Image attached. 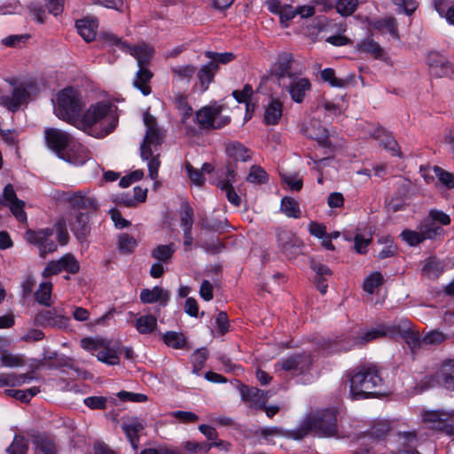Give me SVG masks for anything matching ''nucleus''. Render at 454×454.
Masks as SVG:
<instances>
[{
	"mask_svg": "<svg viewBox=\"0 0 454 454\" xmlns=\"http://www.w3.org/2000/svg\"><path fill=\"white\" fill-rule=\"evenodd\" d=\"M83 107L80 93L67 87L58 93L54 113L59 119L75 124L78 129L95 138H103L116 128L118 119L114 116L106 127L102 128L99 124L112 111L113 105L110 102L101 101L90 106L80 119Z\"/></svg>",
	"mask_w": 454,
	"mask_h": 454,
	"instance_id": "f257e3e1",
	"label": "nucleus"
},
{
	"mask_svg": "<svg viewBox=\"0 0 454 454\" xmlns=\"http://www.w3.org/2000/svg\"><path fill=\"white\" fill-rule=\"evenodd\" d=\"M293 63L294 55L291 52H280L270 68V75L294 102L301 103L306 93L311 90V83L308 78L301 77V74L293 70Z\"/></svg>",
	"mask_w": 454,
	"mask_h": 454,
	"instance_id": "f03ea898",
	"label": "nucleus"
},
{
	"mask_svg": "<svg viewBox=\"0 0 454 454\" xmlns=\"http://www.w3.org/2000/svg\"><path fill=\"white\" fill-rule=\"evenodd\" d=\"M346 378L349 382V396L354 401L382 394L383 380L372 364L359 365L347 372Z\"/></svg>",
	"mask_w": 454,
	"mask_h": 454,
	"instance_id": "7ed1b4c3",
	"label": "nucleus"
},
{
	"mask_svg": "<svg viewBox=\"0 0 454 454\" xmlns=\"http://www.w3.org/2000/svg\"><path fill=\"white\" fill-rule=\"evenodd\" d=\"M105 38L107 43L117 45L120 49L129 52L137 60L139 70L137 73L134 86L140 90L145 96L149 95L151 93V87L148 85V82L153 77V73L146 68V66L150 62L154 50L144 43L131 46L121 42V39L114 35L107 34L105 35Z\"/></svg>",
	"mask_w": 454,
	"mask_h": 454,
	"instance_id": "20e7f679",
	"label": "nucleus"
},
{
	"mask_svg": "<svg viewBox=\"0 0 454 454\" xmlns=\"http://www.w3.org/2000/svg\"><path fill=\"white\" fill-rule=\"evenodd\" d=\"M337 432V411L325 409L309 414L297 429L289 433V435L295 440H300L309 433H314L318 436L331 437L334 436Z\"/></svg>",
	"mask_w": 454,
	"mask_h": 454,
	"instance_id": "39448f33",
	"label": "nucleus"
},
{
	"mask_svg": "<svg viewBox=\"0 0 454 454\" xmlns=\"http://www.w3.org/2000/svg\"><path fill=\"white\" fill-rule=\"evenodd\" d=\"M230 114L231 110L225 99L212 101L196 112V121L202 129H220L231 123Z\"/></svg>",
	"mask_w": 454,
	"mask_h": 454,
	"instance_id": "423d86ee",
	"label": "nucleus"
},
{
	"mask_svg": "<svg viewBox=\"0 0 454 454\" xmlns=\"http://www.w3.org/2000/svg\"><path fill=\"white\" fill-rule=\"evenodd\" d=\"M49 150L67 162L82 165L90 159V153L82 144H46Z\"/></svg>",
	"mask_w": 454,
	"mask_h": 454,
	"instance_id": "0eeeda50",
	"label": "nucleus"
},
{
	"mask_svg": "<svg viewBox=\"0 0 454 454\" xmlns=\"http://www.w3.org/2000/svg\"><path fill=\"white\" fill-rule=\"evenodd\" d=\"M54 233V229L43 228L38 231L28 230L26 231L25 238L27 242L35 245L39 249V255L44 258L49 253H53L57 250L58 246L51 239Z\"/></svg>",
	"mask_w": 454,
	"mask_h": 454,
	"instance_id": "6e6552de",
	"label": "nucleus"
},
{
	"mask_svg": "<svg viewBox=\"0 0 454 454\" xmlns=\"http://www.w3.org/2000/svg\"><path fill=\"white\" fill-rule=\"evenodd\" d=\"M423 419L429 428L454 436V411H430Z\"/></svg>",
	"mask_w": 454,
	"mask_h": 454,
	"instance_id": "1a4fd4ad",
	"label": "nucleus"
},
{
	"mask_svg": "<svg viewBox=\"0 0 454 454\" xmlns=\"http://www.w3.org/2000/svg\"><path fill=\"white\" fill-rule=\"evenodd\" d=\"M61 271H66L69 274H76L80 271V263L73 254L67 253L59 260L48 262L42 275L43 278H49Z\"/></svg>",
	"mask_w": 454,
	"mask_h": 454,
	"instance_id": "9d476101",
	"label": "nucleus"
},
{
	"mask_svg": "<svg viewBox=\"0 0 454 454\" xmlns=\"http://www.w3.org/2000/svg\"><path fill=\"white\" fill-rule=\"evenodd\" d=\"M312 364L311 356L306 353L292 355L279 361L276 366L291 372L293 375L305 373L310 370Z\"/></svg>",
	"mask_w": 454,
	"mask_h": 454,
	"instance_id": "9b49d317",
	"label": "nucleus"
},
{
	"mask_svg": "<svg viewBox=\"0 0 454 454\" xmlns=\"http://www.w3.org/2000/svg\"><path fill=\"white\" fill-rule=\"evenodd\" d=\"M161 144H141V158L147 161L149 176L154 180L158 177V171L160 166Z\"/></svg>",
	"mask_w": 454,
	"mask_h": 454,
	"instance_id": "f8f14e48",
	"label": "nucleus"
},
{
	"mask_svg": "<svg viewBox=\"0 0 454 454\" xmlns=\"http://www.w3.org/2000/svg\"><path fill=\"white\" fill-rule=\"evenodd\" d=\"M301 132L305 138L316 142H326L327 139H338V134L330 133L320 121L313 119L302 123Z\"/></svg>",
	"mask_w": 454,
	"mask_h": 454,
	"instance_id": "ddd939ff",
	"label": "nucleus"
},
{
	"mask_svg": "<svg viewBox=\"0 0 454 454\" xmlns=\"http://www.w3.org/2000/svg\"><path fill=\"white\" fill-rule=\"evenodd\" d=\"M278 243L280 250L289 258H294L301 253L302 240L289 231H280L278 233Z\"/></svg>",
	"mask_w": 454,
	"mask_h": 454,
	"instance_id": "4468645a",
	"label": "nucleus"
},
{
	"mask_svg": "<svg viewBox=\"0 0 454 454\" xmlns=\"http://www.w3.org/2000/svg\"><path fill=\"white\" fill-rule=\"evenodd\" d=\"M140 301L144 304H151L158 302V307L155 308L154 313L159 314L160 308L167 306L170 300V292L163 289L160 286H154L152 289L144 288L140 292Z\"/></svg>",
	"mask_w": 454,
	"mask_h": 454,
	"instance_id": "2eb2a0df",
	"label": "nucleus"
},
{
	"mask_svg": "<svg viewBox=\"0 0 454 454\" xmlns=\"http://www.w3.org/2000/svg\"><path fill=\"white\" fill-rule=\"evenodd\" d=\"M90 214L89 212L71 213L69 226L80 242L85 241L90 232Z\"/></svg>",
	"mask_w": 454,
	"mask_h": 454,
	"instance_id": "dca6fc26",
	"label": "nucleus"
},
{
	"mask_svg": "<svg viewBox=\"0 0 454 454\" xmlns=\"http://www.w3.org/2000/svg\"><path fill=\"white\" fill-rule=\"evenodd\" d=\"M145 134L143 142H162L167 137V129L160 126L157 119L148 111L143 114Z\"/></svg>",
	"mask_w": 454,
	"mask_h": 454,
	"instance_id": "f3484780",
	"label": "nucleus"
},
{
	"mask_svg": "<svg viewBox=\"0 0 454 454\" xmlns=\"http://www.w3.org/2000/svg\"><path fill=\"white\" fill-rule=\"evenodd\" d=\"M37 325L46 327L66 328L68 325L69 317L62 315L56 308L43 309L35 317Z\"/></svg>",
	"mask_w": 454,
	"mask_h": 454,
	"instance_id": "a211bd4d",
	"label": "nucleus"
},
{
	"mask_svg": "<svg viewBox=\"0 0 454 454\" xmlns=\"http://www.w3.org/2000/svg\"><path fill=\"white\" fill-rule=\"evenodd\" d=\"M29 97L28 91L22 86L13 87L7 94L0 95V105L11 112H16Z\"/></svg>",
	"mask_w": 454,
	"mask_h": 454,
	"instance_id": "6ab92c4d",
	"label": "nucleus"
},
{
	"mask_svg": "<svg viewBox=\"0 0 454 454\" xmlns=\"http://www.w3.org/2000/svg\"><path fill=\"white\" fill-rule=\"evenodd\" d=\"M241 398L249 404L250 408L260 410L264 408L269 400V393L257 387H249L242 385L240 387Z\"/></svg>",
	"mask_w": 454,
	"mask_h": 454,
	"instance_id": "aec40b11",
	"label": "nucleus"
},
{
	"mask_svg": "<svg viewBox=\"0 0 454 454\" xmlns=\"http://www.w3.org/2000/svg\"><path fill=\"white\" fill-rule=\"evenodd\" d=\"M72 207V213L74 212H96L98 209V204L94 197L86 196L82 192H74L68 198Z\"/></svg>",
	"mask_w": 454,
	"mask_h": 454,
	"instance_id": "412c9836",
	"label": "nucleus"
},
{
	"mask_svg": "<svg viewBox=\"0 0 454 454\" xmlns=\"http://www.w3.org/2000/svg\"><path fill=\"white\" fill-rule=\"evenodd\" d=\"M309 265L313 271L316 273L315 285L317 289L322 294H325L327 291V284L325 282L327 280V277L332 275V270L328 266L316 261L313 258L310 259Z\"/></svg>",
	"mask_w": 454,
	"mask_h": 454,
	"instance_id": "4be33fe9",
	"label": "nucleus"
},
{
	"mask_svg": "<svg viewBox=\"0 0 454 454\" xmlns=\"http://www.w3.org/2000/svg\"><path fill=\"white\" fill-rule=\"evenodd\" d=\"M438 381L450 391H454V359L444 361L436 373Z\"/></svg>",
	"mask_w": 454,
	"mask_h": 454,
	"instance_id": "5701e85b",
	"label": "nucleus"
},
{
	"mask_svg": "<svg viewBox=\"0 0 454 454\" xmlns=\"http://www.w3.org/2000/svg\"><path fill=\"white\" fill-rule=\"evenodd\" d=\"M121 429L134 449H137L139 443V434L145 429V424L138 419H132L121 425Z\"/></svg>",
	"mask_w": 454,
	"mask_h": 454,
	"instance_id": "b1692460",
	"label": "nucleus"
},
{
	"mask_svg": "<svg viewBox=\"0 0 454 454\" xmlns=\"http://www.w3.org/2000/svg\"><path fill=\"white\" fill-rule=\"evenodd\" d=\"M75 26L78 33L87 43H90L96 38L98 27L97 20L90 18L82 19L77 20Z\"/></svg>",
	"mask_w": 454,
	"mask_h": 454,
	"instance_id": "393cba45",
	"label": "nucleus"
},
{
	"mask_svg": "<svg viewBox=\"0 0 454 454\" xmlns=\"http://www.w3.org/2000/svg\"><path fill=\"white\" fill-rule=\"evenodd\" d=\"M217 71L218 67L215 61H210L202 66L199 70L197 69V78L203 91L207 90L208 85L213 82Z\"/></svg>",
	"mask_w": 454,
	"mask_h": 454,
	"instance_id": "a878e982",
	"label": "nucleus"
},
{
	"mask_svg": "<svg viewBox=\"0 0 454 454\" xmlns=\"http://www.w3.org/2000/svg\"><path fill=\"white\" fill-rule=\"evenodd\" d=\"M408 325L409 323L406 322L403 323V326L395 325V334L401 335L414 352L415 348H419L423 342L419 332L411 330Z\"/></svg>",
	"mask_w": 454,
	"mask_h": 454,
	"instance_id": "bb28decb",
	"label": "nucleus"
},
{
	"mask_svg": "<svg viewBox=\"0 0 454 454\" xmlns=\"http://www.w3.org/2000/svg\"><path fill=\"white\" fill-rule=\"evenodd\" d=\"M96 356L98 361L108 365H116L120 363V351L114 347H110L109 344H106L105 341Z\"/></svg>",
	"mask_w": 454,
	"mask_h": 454,
	"instance_id": "cd10ccee",
	"label": "nucleus"
},
{
	"mask_svg": "<svg viewBox=\"0 0 454 454\" xmlns=\"http://www.w3.org/2000/svg\"><path fill=\"white\" fill-rule=\"evenodd\" d=\"M283 104L279 99L273 98L265 108L264 121L268 125H276L282 116Z\"/></svg>",
	"mask_w": 454,
	"mask_h": 454,
	"instance_id": "c85d7f7f",
	"label": "nucleus"
},
{
	"mask_svg": "<svg viewBox=\"0 0 454 454\" xmlns=\"http://www.w3.org/2000/svg\"><path fill=\"white\" fill-rule=\"evenodd\" d=\"M157 314L152 315H145L139 317L136 320L135 327L137 331L141 334H150L152 333L157 327Z\"/></svg>",
	"mask_w": 454,
	"mask_h": 454,
	"instance_id": "c756f323",
	"label": "nucleus"
},
{
	"mask_svg": "<svg viewBox=\"0 0 454 454\" xmlns=\"http://www.w3.org/2000/svg\"><path fill=\"white\" fill-rule=\"evenodd\" d=\"M395 335V325H379L373 329L367 331L361 338L363 342L372 341L373 340L385 336Z\"/></svg>",
	"mask_w": 454,
	"mask_h": 454,
	"instance_id": "7c9ffc66",
	"label": "nucleus"
},
{
	"mask_svg": "<svg viewBox=\"0 0 454 454\" xmlns=\"http://www.w3.org/2000/svg\"><path fill=\"white\" fill-rule=\"evenodd\" d=\"M197 72V67L193 65L176 66L171 67L173 79L177 82H190Z\"/></svg>",
	"mask_w": 454,
	"mask_h": 454,
	"instance_id": "2f4dec72",
	"label": "nucleus"
},
{
	"mask_svg": "<svg viewBox=\"0 0 454 454\" xmlns=\"http://www.w3.org/2000/svg\"><path fill=\"white\" fill-rule=\"evenodd\" d=\"M419 230H420L423 240L434 239L443 235V229L431 220L422 222L419 226Z\"/></svg>",
	"mask_w": 454,
	"mask_h": 454,
	"instance_id": "473e14b6",
	"label": "nucleus"
},
{
	"mask_svg": "<svg viewBox=\"0 0 454 454\" xmlns=\"http://www.w3.org/2000/svg\"><path fill=\"white\" fill-rule=\"evenodd\" d=\"M281 211L288 217L300 218L301 211L297 200L292 197H284L281 200Z\"/></svg>",
	"mask_w": 454,
	"mask_h": 454,
	"instance_id": "72a5a7b5",
	"label": "nucleus"
},
{
	"mask_svg": "<svg viewBox=\"0 0 454 454\" xmlns=\"http://www.w3.org/2000/svg\"><path fill=\"white\" fill-rule=\"evenodd\" d=\"M176 247L174 244L168 245H159L151 252L153 258L158 260V262L168 263L172 258Z\"/></svg>",
	"mask_w": 454,
	"mask_h": 454,
	"instance_id": "f704fd0d",
	"label": "nucleus"
},
{
	"mask_svg": "<svg viewBox=\"0 0 454 454\" xmlns=\"http://www.w3.org/2000/svg\"><path fill=\"white\" fill-rule=\"evenodd\" d=\"M162 340L167 346L175 349H182L186 345V339L182 333L168 331L163 334Z\"/></svg>",
	"mask_w": 454,
	"mask_h": 454,
	"instance_id": "c9c22d12",
	"label": "nucleus"
},
{
	"mask_svg": "<svg viewBox=\"0 0 454 454\" xmlns=\"http://www.w3.org/2000/svg\"><path fill=\"white\" fill-rule=\"evenodd\" d=\"M225 151L227 154L236 161H247L251 159L249 151L243 144H228Z\"/></svg>",
	"mask_w": 454,
	"mask_h": 454,
	"instance_id": "e433bc0d",
	"label": "nucleus"
},
{
	"mask_svg": "<svg viewBox=\"0 0 454 454\" xmlns=\"http://www.w3.org/2000/svg\"><path fill=\"white\" fill-rule=\"evenodd\" d=\"M51 292L52 284L51 282H43L35 292V300L42 305L50 307L51 305Z\"/></svg>",
	"mask_w": 454,
	"mask_h": 454,
	"instance_id": "4c0bfd02",
	"label": "nucleus"
},
{
	"mask_svg": "<svg viewBox=\"0 0 454 454\" xmlns=\"http://www.w3.org/2000/svg\"><path fill=\"white\" fill-rule=\"evenodd\" d=\"M372 27L381 32L387 31L394 37L398 38L397 25L395 18L388 17L375 20L372 23Z\"/></svg>",
	"mask_w": 454,
	"mask_h": 454,
	"instance_id": "58836bf2",
	"label": "nucleus"
},
{
	"mask_svg": "<svg viewBox=\"0 0 454 454\" xmlns=\"http://www.w3.org/2000/svg\"><path fill=\"white\" fill-rule=\"evenodd\" d=\"M193 224V209L187 202L181 205V226L183 227L184 234L190 235Z\"/></svg>",
	"mask_w": 454,
	"mask_h": 454,
	"instance_id": "ea45409f",
	"label": "nucleus"
},
{
	"mask_svg": "<svg viewBox=\"0 0 454 454\" xmlns=\"http://www.w3.org/2000/svg\"><path fill=\"white\" fill-rule=\"evenodd\" d=\"M44 138L45 142H71L73 140L69 133L55 128L46 129Z\"/></svg>",
	"mask_w": 454,
	"mask_h": 454,
	"instance_id": "a19ab883",
	"label": "nucleus"
},
{
	"mask_svg": "<svg viewBox=\"0 0 454 454\" xmlns=\"http://www.w3.org/2000/svg\"><path fill=\"white\" fill-rule=\"evenodd\" d=\"M357 49L363 52L372 54L375 59L380 58L383 54V49L380 45L370 38L363 40L358 43Z\"/></svg>",
	"mask_w": 454,
	"mask_h": 454,
	"instance_id": "79ce46f5",
	"label": "nucleus"
},
{
	"mask_svg": "<svg viewBox=\"0 0 454 454\" xmlns=\"http://www.w3.org/2000/svg\"><path fill=\"white\" fill-rule=\"evenodd\" d=\"M28 441L24 436L15 435L11 445L6 449L9 454H27Z\"/></svg>",
	"mask_w": 454,
	"mask_h": 454,
	"instance_id": "37998d69",
	"label": "nucleus"
},
{
	"mask_svg": "<svg viewBox=\"0 0 454 454\" xmlns=\"http://www.w3.org/2000/svg\"><path fill=\"white\" fill-rule=\"evenodd\" d=\"M35 450L40 454H56L55 443L45 437H37L35 440Z\"/></svg>",
	"mask_w": 454,
	"mask_h": 454,
	"instance_id": "c03bdc74",
	"label": "nucleus"
},
{
	"mask_svg": "<svg viewBox=\"0 0 454 454\" xmlns=\"http://www.w3.org/2000/svg\"><path fill=\"white\" fill-rule=\"evenodd\" d=\"M358 5L357 0H337L335 8L338 13L342 16H349L354 13Z\"/></svg>",
	"mask_w": 454,
	"mask_h": 454,
	"instance_id": "a18cd8bd",
	"label": "nucleus"
},
{
	"mask_svg": "<svg viewBox=\"0 0 454 454\" xmlns=\"http://www.w3.org/2000/svg\"><path fill=\"white\" fill-rule=\"evenodd\" d=\"M247 181L253 184H265L268 181V175L266 171L259 166H252Z\"/></svg>",
	"mask_w": 454,
	"mask_h": 454,
	"instance_id": "49530a36",
	"label": "nucleus"
},
{
	"mask_svg": "<svg viewBox=\"0 0 454 454\" xmlns=\"http://www.w3.org/2000/svg\"><path fill=\"white\" fill-rule=\"evenodd\" d=\"M442 272L441 263L435 260H429L423 266L422 273L429 278H436Z\"/></svg>",
	"mask_w": 454,
	"mask_h": 454,
	"instance_id": "de8ad7c7",
	"label": "nucleus"
},
{
	"mask_svg": "<svg viewBox=\"0 0 454 454\" xmlns=\"http://www.w3.org/2000/svg\"><path fill=\"white\" fill-rule=\"evenodd\" d=\"M383 282V277L380 272H373L364 282V290L368 294H373L375 289Z\"/></svg>",
	"mask_w": 454,
	"mask_h": 454,
	"instance_id": "09e8293b",
	"label": "nucleus"
},
{
	"mask_svg": "<svg viewBox=\"0 0 454 454\" xmlns=\"http://www.w3.org/2000/svg\"><path fill=\"white\" fill-rule=\"evenodd\" d=\"M51 229H54L59 245L66 246L69 241V234L67 230V223L64 219L59 220Z\"/></svg>",
	"mask_w": 454,
	"mask_h": 454,
	"instance_id": "8fccbe9b",
	"label": "nucleus"
},
{
	"mask_svg": "<svg viewBox=\"0 0 454 454\" xmlns=\"http://www.w3.org/2000/svg\"><path fill=\"white\" fill-rule=\"evenodd\" d=\"M400 236L403 241L411 247L417 246L424 241L420 230L411 231L405 229L401 232Z\"/></svg>",
	"mask_w": 454,
	"mask_h": 454,
	"instance_id": "3c124183",
	"label": "nucleus"
},
{
	"mask_svg": "<svg viewBox=\"0 0 454 454\" xmlns=\"http://www.w3.org/2000/svg\"><path fill=\"white\" fill-rule=\"evenodd\" d=\"M217 186L226 193V198L230 203L235 207H239L241 204V199L239 194L235 192L234 187L230 183L217 184Z\"/></svg>",
	"mask_w": 454,
	"mask_h": 454,
	"instance_id": "603ef678",
	"label": "nucleus"
},
{
	"mask_svg": "<svg viewBox=\"0 0 454 454\" xmlns=\"http://www.w3.org/2000/svg\"><path fill=\"white\" fill-rule=\"evenodd\" d=\"M434 7L442 16L446 18L450 24L454 25V5L447 7L444 0H435Z\"/></svg>",
	"mask_w": 454,
	"mask_h": 454,
	"instance_id": "864d4df0",
	"label": "nucleus"
},
{
	"mask_svg": "<svg viewBox=\"0 0 454 454\" xmlns=\"http://www.w3.org/2000/svg\"><path fill=\"white\" fill-rule=\"evenodd\" d=\"M208 352L207 348H199L192 355L193 368L192 372L198 374L207 358Z\"/></svg>",
	"mask_w": 454,
	"mask_h": 454,
	"instance_id": "5fc2aeb1",
	"label": "nucleus"
},
{
	"mask_svg": "<svg viewBox=\"0 0 454 454\" xmlns=\"http://www.w3.org/2000/svg\"><path fill=\"white\" fill-rule=\"evenodd\" d=\"M174 102L177 107V109L181 112L183 115V121L189 116H191L192 109L187 102L186 97L183 94L178 93L175 95Z\"/></svg>",
	"mask_w": 454,
	"mask_h": 454,
	"instance_id": "6e6d98bb",
	"label": "nucleus"
},
{
	"mask_svg": "<svg viewBox=\"0 0 454 454\" xmlns=\"http://www.w3.org/2000/svg\"><path fill=\"white\" fill-rule=\"evenodd\" d=\"M434 173L447 188H454V175L452 173L445 171L438 166L434 167Z\"/></svg>",
	"mask_w": 454,
	"mask_h": 454,
	"instance_id": "4d7b16f0",
	"label": "nucleus"
},
{
	"mask_svg": "<svg viewBox=\"0 0 454 454\" xmlns=\"http://www.w3.org/2000/svg\"><path fill=\"white\" fill-rule=\"evenodd\" d=\"M137 246V240L127 233L119 236L118 247L123 253H130Z\"/></svg>",
	"mask_w": 454,
	"mask_h": 454,
	"instance_id": "13d9d810",
	"label": "nucleus"
},
{
	"mask_svg": "<svg viewBox=\"0 0 454 454\" xmlns=\"http://www.w3.org/2000/svg\"><path fill=\"white\" fill-rule=\"evenodd\" d=\"M321 78L328 82L333 87L342 88L346 85V81L335 77V72L332 68H325L321 71Z\"/></svg>",
	"mask_w": 454,
	"mask_h": 454,
	"instance_id": "bf43d9fd",
	"label": "nucleus"
},
{
	"mask_svg": "<svg viewBox=\"0 0 454 454\" xmlns=\"http://www.w3.org/2000/svg\"><path fill=\"white\" fill-rule=\"evenodd\" d=\"M185 170L191 181L194 184L198 186H201L204 184L205 177L202 172L200 169L193 168L189 161L185 162Z\"/></svg>",
	"mask_w": 454,
	"mask_h": 454,
	"instance_id": "052dcab7",
	"label": "nucleus"
},
{
	"mask_svg": "<svg viewBox=\"0 0 454 454\" xmlns=\"http://www.w3.org/2000/svg\"><path fill=\"white\" fill-rule=\"evenodd\" d=\"M205 56L210 59L211 61H215L218 67L219 64H228L235 59V55L231 52L216 53L214 51H206Z\"/></svg>",
	"mask_w": 454,
	"mask_h": 454,
	"instance_id": "680f3d73",
	"label": "nucleus"
},
{
	"mask_svg": "<svg viewBox=\"0 0 454 454\" xmlns=\"http://www.w3.org/2000/svg\"><path fill=\"white\" fill-rule=\"evenodd\" d=\"M8 207L18 221L21 223L27 222V214L24 211L25 202L23 200H17L16 202L8 204Z\"/></svg>",
	"mask_w": 454,
	"mask_h": 454,
	"instance_id": "e2e57ef3",
	"label": "nucleus"
},
{
	"mask_svg": "<svg viewBox=\"0 0 454 454\" xmlns=\"http://www.w3.org/2000/svg\"><path fill=\"white\" fill-rule=\"evenodd\" d=\"M2 365L5 367H19L24 364V360L20 356L9 353L3 354L0 357Z\"/></svg>",
	"mask_w": 454,
	"mask_h": 454,
	"instance_id": "0e129e2a",
	"label": "nucleus"
},
{
	"mask_svg": "<svg viewBox=\"0 0 454 454\" xmlns=\"http://www.w3.org/2000/svg\"><path fill=\"white\" fill-rule=\"evenodd\" d=\"M184 448L191 453L207 452L212 448V444L188 441L184 443Z\"/></svg>",
	"mask_w": 454,
	"mask_h": 454,
	"instance_id": "69168bd1",
	"label": "nucleus"
},
{
	"mask_svg": "<svg viewBox=\"0 0 454 454\" xmlns=\"http://www.w3.org/2000/svg\"><path fill=\"white\" fill-rule=\"evenodd\" d=\"M392 2L398 7L400 12L407 15L412 14L418 6L416 0H392Z\"/></svg>",
	"mask_w": 454,
	"mask_h": 454,
	"instance_id": "338daca9",
	"label": "nucleus"
},
{
	"mask_svg": "<svg viewBox=\"0 0 454 454\" xmlns=\"http://www.w3.org/2000/svg\"><path fill=\"white\" fill-rule=\"evenodd\" d=\"M139 454H182V452L167 446L160 445L154 448H146L143 450Z\"/></svg>",
	"mask_w": 454,
	"mask_h": 454,
	"instance_id": "774afa93",
	"label": "nucleus"
}]
</instances>
